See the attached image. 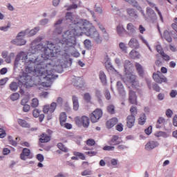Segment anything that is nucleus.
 Listing matches in <instances>:
<instances>
[{"label":"nucleus","instance_id":"nucleus-16","mask_svg":"<svg viewBox=\"0 0 177 177\" xmlns=\"http://www.w3.org/2000/svg\"><path fill=\"white\" fill-rule=\"evenodd\" d=\"M117 124H118V119H117V118H113L106 122V128L111 129V128H113V127L117 125Z\"/></svg>","mask_w":177,"mask_h":177},{"label":"nucleus","instance_id":"nucleus-8","mask_svg":"<svg viewBox=\"0 0 177 177\" xmlns=\"http://www.w3.org/2000/svg\"><path fill=\"white\" fill-rule=\"evenodd\" d=\"M129 101L131 104H138V97L135 91L130 90L129 93Z\"/></svg>","mask_w":177,"mask_h":177},{"label":"nucleus","instance_id":"nucleus-12","mask_svg":"<svg viewBox=\"0 0 177 177\" xmlns=\"http://www.w3.org/2000/svg\"><path fill=\"white\" fill-rule=\"evenodd\" d=\"M136 118L133 115H129L127 118V128H132L135 125Z\"/></svg>","mask_w":177,"mask_h":177},{"label":"nucleus","instance_id":"nucleus-44","mask_svg":"<svg viewBox=\"0 0 177 177\" xmlns=\"http://www.w3.org/2000/svg\"><path fill=\"white\" fill-rule=\"evenodd\" d=\"M8 142H10V145H12V146H14V147L17 146V142L13 140V137L10 136H8Z\"/></svg>","mask_w":177,"mask_h":177},{"label":"nucleus","instance_id":"nucleus-43","mask_svg":"<svg viewBox=\"0 0 177 177\" xmlns=\"http://www.w3.org/2000/svg\"><path fill=\"white\" fill-rule=\"evenodd\" d=\"M84 99L87 103H89L91 102V100L92 99V97L91 96V94H89V93H86L84 95Z\"/></svg>","mask_w":177,"mask_h":177},{"label":"nucleus","instance_id":"nucleus-36","mask_svg":"<svg viewBox=\"0 0 177 177\" xmlns=\"http://www.w3.org/2000/svg\"><path fill=\"white\" fill-rule=\"evenodd\" d=\"M84 44L86 49H91L92 48V42L89 39L84 40Z\"/></svg>","mask_w":177,"mask_h":177},{"label":"nucleus","instance_id":"nucleus-39","mask_svg":"<svg viewBox=\"0 0 177 177\" xmlns=\"http://www.w3.org/2000/svg\"><path fill=\"white\" fill-rule=\"evenodd\" d=\"M73 154L76 157H79V158H80V160H85V155H84V153H82L81 152L75 151V152H73Z\"/></svg>","mask_w":177,"mask_h":177},{"label":"nucleus","instance_id":"nucleus-63","mask_svg":"<svg viewBox=\"0 0 177 177\" xmlns=\"http://www.w3.org/2000/svg\"><path fill=\"white\" fill-rule=\"evenodd\" d=\"M176 95H177L176 90H172L170 93V96L174 98V97H176Z\"/></svg>","mask_w":177,"mask_h":177},{"label":"nucleus","instance_id":"nucleus-21","mask_svg":"<svg viewBox=\"0 0 177 177\" xmlns=\"http://www.w3.org/2000/svg\"><path fill=\"white\" fill-rule=\"evenodd\" d=\"M66 121H67V115L66 113L62 112L59 115V122L61 127H63L64 124L66 123Z\"/></svg>","mask_w":177,"mask_h":177},{"label":"nucleus","instance_id":"nucleus-9","mask_svg":"<svg viewBox=\"0 0 177 177\" xmlns=\"http://www.w3.org/2000/svg\"><path fill=\"white\" fill-rule=\"evenodd\" d=\"M128 45L132 49H139V48H140V44H139V41H138V39L135 37H133L130 39Z\"/></svg>","mask_w":177,"mask_h":177},{"label":"nucleus","instance_id":"nucleus-18","mask_svg":"<svg viewBox=\"0 0 177 177\" xmlns=\"http://www.w3.org/2000/svg\"><path fill=\"white\" fill-rule=\"evenodd\" d=\"M71 1L73 4L71 6H68L66 10H71V9H77V8H78V5H80L81 3L80 0H71Z\"/></svg>","mask_w":177,"mask_h":177},{"label":"nucleus","instance_id":"nucleus-35","mask_svg":"<svg viewBox=\"0 0 177 177\" xmlns=\"http://www.w3.org/2000/svg\"><path fill=\"white\" fill-rule=\"evenodd\" d=\"M57 147L59 149V150L64 151V153H67V151H68V149H67V147H66L62 142L57 144Z\"/></svg>","mask_w":177,"mask_h":177},{"label":"nucleus","instance_id":"nucleus-24","mask_svg":"<svg viewBox=\"0 0 177 177\" xmlns=\"http://www.w3.org/2000/svg\"><path fill=\"white\" fill-rule=\"evenodd\" d=\"M117 88L120 95H124V93H125V90L124 89V85L121 82H117Z\"/></svg>","mask_w":177,"mask_h":177},{"label":"nucleus","instance_id":"nucleus-34","mask_svg":"<svg viewBox=\"0 0 177 177\" xmlns=\"http://www.w3.org/2000/svg\"><path fill=\"white\" fill-rule=\"evenodd\" d=\"M124 66L125 72L127 73L128 70H131V68L132 67V63L130 62L129 60H126L124 62Z\"/></svg>","mask_w":177,"mask_h":177},{"label":"nucleus","instance_id":"nucleus-33","mask_svg":"<svg viewBox=\"0 0 177 177\" xmlns=\"http://www.w3.org/2000/svg\"><path fill=\"white\" fill-rule=\"evenodd\" d=\"M147 15L149 17H156V12L150 7L147 8Z\"/></svg>","mask_w":177,"mask_h":177},{"label":"nucleus","instance_id":"nucleus-59","mask_svg":"<svg viewBox=\"0 0 177 177\" xmlns=\"http://www.w3.org/2000/svg\"><path fill=\"white\" fill-rule=\"evenodd\" d=\"M37 159L38 160V161H39L40 162H42V161H44V155L39 153L37 155Z\"/></svg>","mask_w":177,"mask_h":177},{"label":"nucleus","instance_id":"nucleus-37","mask_svg":"<svg viewBox=\"0 0 177 177\" xmlns=\"http://www.w3.org/2000/svg\"><path fill=\"white\" fill-rule=\"evenodd\" d=\"M156 128H161V124H165V119L164 118H159L157 121Z\"/></svg>","mask_w":177,"mask_h":177},{"label":"nucleus","instance_id":"nucleus-40","mask_svg":"<svg viewBox=\"0 0 177 177\" xmlns=\"http://www.w3.org/2000/svg\"><path fill=\"white\" fill-rule=\"evenodd\" d=\"M21 60V53L20 52L19 53L17 54L15 58V66L17 67L19 66V61Z\"/></svg>","mask_w":177,"mask_h":177},{"label":"nucleus","instance_id":"nucleus-61","mask_svg":"<svg viewBox=\"0 0 177 177\" xmlns=\"http://www.w3.org/2000/svg\"><path fill=\"white\" fill-rule=\"evenodd\" d=\"M66 129H71L73 128V125L70 123H64L63 126Z\"/></svg>","mask_w":177,"mask_h":177},{"label":"nucleus","instance_id":"nucleus-62","mask_svg":"<svg viewBox=\"0 0 177 177\" xmlns=\"http://www.w3.org/2000/svg\"><path fill=\"white\" fill-rule=\"evenodd\" d=\"M12 56H13V53H11L6 58H5L6 63H10L12 62Z\"/></svg>","mask_w":177,"mask_h":177},{"label":"nucleus","instance_id":"nucleus-4","mask_svg":"<svg viewBox=\"0 0 177 177\" xmlns=\"http://www.w3.org/2000/svg\"><path fill=\"white\" fill-rule=\"evenodd\" d=\"M26 36V31H21L18 33L17 36V39L12 40L11 42L14 44V45H17V46H21L23 45H26V41L24 39V37Z\"/></svg>","mask_w":177,"mask_h":177},{"label":"nucleus","instance_id":"nucleus-28","mask_svg":"<svg viewBox=\"0 0 177 177\" xmlns=\"http://www.w3.org/2000/svg\"><path fill=\"white\" fill-rule=\"evenodd\" d=\"M148 4L149 5V6H151V8H155V10H156V12H158V14L159 15L161 20H162V15L161 14V12L160 11V10L158 9V8L156 7V4H154L153 3H152L150 1H147Z\"/></svg>","mask_w":177,"mask_h":177},{"label":"nucleus","instance_id":"nucleus-5","mask_svg":"<svg viewBox=\"0 0 177 177\" xmlns=\"http://www.w3.org/2000/svg\"><path fill=\"white\" fill-rule=\"evenodd\" d=\"M102 117H103V111L100 109H96L90 114V119L93 123L97 122Z\"/></svg>","mask_w":177,"mask_h":177},{"label":"nucleus","instance_id":"nucleus-51","mask_svg":"<svg viewBox=\"0 0 177 177\" xmlns=\"http://www.w3.org/2000/svg\"><path fill=\"white\" fill-rule=\"evenodd\" d=\"M6 137V131L3 129L0 128V139H3V138Z\"/></svg>","mask_w":177,"mask_h":177},{"label":"nucleus","instance_id":"nucleus-58","mask_svg":"<svg viewBox=\"0 0 177 177\" xmlns=\"http://www.w3.org/2000/svg\"><path fill=\"white\" fill-rule=\"evenodd\" d=\"M10 28V24H8V26H1L0 30L1 31H6L7 30H9Z\"/></svg>","mask_w":177,"mask_h":177},{"label":"nucleus","instance_id":"nucleus-15","mask_svg":"<svg viewBox=\"0 0 177 177\" xmlns=\"http://www.w3.org/2000/svg\"><path fill=\"white\" fill-rule=\"evenodd\" d=\"M126 2H128L129 3H131V5H133L134 8H137L138 10H140L142 13V16H145V11L142 10V7L139 6V4L136 2V0H124Z\"/></svg>","mask_w":177,"mask_h":177},{"label":"nucleus","instance_id":"nucleus-64","mask_svg":"<svg viewBox=\"0 0 177 177\" xmlns=\"http://www.w3.org/2000/svg\"><path fill=\"white\" fill-rule=\"evenodd\" d=\"M173 125L177 127V115H175L173 118Z\"/></svg>","mask_w":177,"mask_h":177},{"label":"nucleus","instance_id":"nucleus-32","mask_svg":"<svg viewBox=\"0 0 177 177\" xmlns=\"http://www.w3.org/2000/svg\"><path fill=\"white\" fill-rule=\"evenodd\" d=\"M31 107L33 109H35L39 106V100H38V98H33L32 100V102L30 103Z\"/></svg>","mask_w":177,"mask_h":177},{"label":"nucleus","instance_id":"nucleus-25","mask_svg":"<svg viewBox=\"0 0 177 177\" xmlns=\"http://www.w3.org/2000/svg\"><path fill=\"white\" fill-rule=\"evenodd\" d=\"M18 124L23 128H30V124L23 119H18Z\"/></svg>","mask_w":177,"mask_h":177},{"label":"nucleus","instance_id":"nucleus-41","mask_svg":"<svg viewBox=\"0 0 177 177\" xmlns=\"http://www.w3.org/2000/svg\"><path fill=\"white\" fill-rule=\"evenodd\" d=\"M20 97V94H19L18 93H14L11 95L10 96V99L11 100H12L13 102H15V100H18V99Z\"/></svg>","mask_w":177,"mask_h":177},{"label":"nucleus","instance_id":"nucleus-22","mask_svg":"<svg viewBox=\"0 0 177 177\" xmlns=\"http://www.w3.org/2000/svg\"><path fill=\"white\" fill-rule=\"evenodd\" d=\"M82 125H83L84 128H88L89 127V118L85 115L82 116Z\"/></svg>","mask_w":177,"mask_h":177},{"label":"nucleus","instance_id":"nucleus-11","mask_svg":"<svg viewBox=\"0 0 177 177\" xmlns=\"http://www.w3.org/2000/svg\"><path fill=\"white\" fill-rule=\"evenodd\" d=\"M62 23H63V19H59L55 24V29L54 30L55 34L59 35L63 32V28L60 26V24H62Z\"/></svg>","mask_w":177,"mask_h":177},{"label":"nucleus","instance_id":"nucleus-38","mask_svg":"<svg viewBox=\"0 0 177 177\" xmlns=\"http://www.w3.org/2000/svg\"><path fill=\"white\" fill-rule=\"evenodd\" d=\"M145 122H146V115H142L138 119V124L140 125H145Z\"/></svg>","mask_w":177,"mask_h":177},{"label":"nucleus","instance_id":"nucleus-57","mask_svg":"<svg viewBox=\"0 0 177 177\" xmlns=\"http://www.w3.org/2000/svg\"><path fill=\"white\" fill-rule=\"evenodd\" d=\"M163 60H165L166 62H168L170 60L171 57H169V55L165 54V53H164L163 54L161 55Z\"/></svg>","mask_w":177,"mask_h":177},{"label":"nucleus","instance_id":"nucleus-17","mask_svg":"<svg viewBox=\"0 0 177 177\" xmlns=\"http://www.w3.org/2000/svg\"><path fill=\"white\" fill-rule=\"evenodd\" d=\"M135 66L138 75H140V77H145V69H143V66L138 62L135 64Z\"/></svg>","mask_w":177,"mask_h":177},{"label":"nucleus","instance_id":"nucleus-29","mask_svg":"<svg viewBox=\"0 0 177 177\" xmlns=\"http://www.w3.org/2000/svg\"><path fill=\"white\" fill-rule=\"evenodd\" d=\"M163 37L167 42H172V37H171V33L168 30H165L163 33Z\"/></svg>","mask_w":177,"mask_h":177},{"label":"nucleus","instance_id":"nucleus-42","mask_svg":"<svg viewBox=\"0 0 177 177\" xmlns=\"http://www.w3.org/2000/svg\"><path fill=\"white\" fill-rule=\"evenodd\" d=\"M119 47L121 49V50H122V52H124V53H127V45H125V44L124 42H120L119 44Z\"/></svg>","mask_w":177,"mask_h":177},{"label":"nucleus","instance_id":"nucleus-60","mask_svg":"<svg viewBox=\"0 0 177 177\" xmlns=\"http://www.w3.org/2000/svg\"><path fill=\"white\" fill-rule=\"evenodd\" d=\"M153 89L156 91V92H160V91H161V88H160L157 84L153 85Z\"/></svg>","mask_w":177,"mask_h":177},{"label":"nucleus","instance_id":"nucleus-50","mask_svg":"<svg viewBox=\"0 0 177 177\" xmlns=\"http://www.w3.org/2000/svg\"><path fill=\"white\" fill-rule=\"evenodd\" d=\"M96 142L93 139H88L86 140L87 146H95Z\"/></svg>","mask_w":177,"mask_h":177},{"label":"nucleus","instance_id":"nucleus-31","mask_svg":"<svg viewBox=\"0 0 177 177\" xmlns=\"http://www.w3.org/2000/svg\"><path fill=\"white\" fill-rule=\"evenodd\" d=\"M19 88V84L17 82H12L10 84V89L12 91V92H16Z\"/></svg>","mask_w":177,"mask_h":177},{"label":"nucleus","instance_id":"nucleus-26","mask_svg":"<svg viewBox=\"0 0 177 177\" xmlns=\"http://www.w3.org/2000/svg\"><path fill=\"white\" fill-rule=\"evenodd\" d=\"M72 100H73V103L74 110H75V111L78 110V109L80 107V104L78 102V97L73 95L72 97Z\"/></svg>","mask_w":177,"mask_h":177},{"label":"nucleus","instance_id":"nucleus-10","mask_svg":"<svg viewBox=\"0 0 177 177\" xmlns=\"http://www.w3.org/2000/svg\"><path fill=\"white\" fill-rule=\"evenodd\" d=\"M50 139H52V136L43 133L39 136V142L40 143H48V142H50Z\"/></svg>","mask_w":177,"mask_h":177},{"label":"nucleus","instance_id":"nucleus-48","mask_svg":"<svg viewBox=\"0 0 177 177\" xmlns=\"http://www.w3.org/2000/svg\"><path fill=\"white\" fill-rule=\"evenodd\" d=\"M75 124H77L78 127L82 125V118L76 117L75 118Z\"/></svg>","mask_w":177,"mask_h":177},{"label":"nucleus","instance_id":"nucleus-19","mask_svg":"<svg viewBox=\"0 0 177 177\" xmlns=\"http://www.w3.org/2000/svg\"><path fill=\"white\" fill-rule=\"evenodd\" d=\"M129 57L131 59H140V53H139V51H136V50L133 49L130 53H129Z\"/></svg>","mask_w":177,"mask_h":177},{"label":"nucleus","instance_id":"nucleus-47","mask_svg":"<svg viewBox=\"0 0 177 177\" xmlns=\"http://www.w3.org/2000/svg\"><path fill=\"white\" fill-rule=\"evenodd\" d=\"M40 114H41V111H39L38 109H35L32 111V115L33 117H35V118H38Z\"/></svg>","mask_w":177,"mask_h":177},{"label":"nucleus","instance_id":"nucleus-7","mask_svg":"<svg viewBox=\"0 0 177 177\" xmlns=\"http://www.w3.org/2000/svg\"><path fill=\"white\" fill-rule=\"evenodd\" d=\"M21 160L26 161L27 158H32V155L31 154V150L28 148H24L22 152L20 154Z\"/></svg>","mask_w":177,"mask_h":177},{"label":"nucleus","instance_id":"nucleus-13","mask_svg":"<svg viewBox=\"0 0 177 177\" xmlns=\"http://www.w3.org/2000/svg\"><path fill=\"white\" fill-rule=\"evenodd\" d=\"M158 142L157 141H149L145 145L146 150H153L156 147H158Z\"/></svg>","mask_w":177,"mask_h":177},{"label":"nucleus","instance_id":"nucleus-1","mask_svg":"<svg viewBox=\"0 0 177 177\" xmlns=\"http://www.w3.org/2000/svg\"><path fill=\"white\" fill-rule=\"evenodd\" d=\"M66 20L72 23L73 29L64 32L62 35V39L55 44L50 41H46V45L37 44L35 49L36 51L41 50V57L37 54H32L29 59L25 52L21 51L22 62H25L26 73L21 77L22 84L26 88H31L34 85H42L46 88H50L53 84V80L57 78L55 74V67L62 66V61L57 59L62 53V48L65 45L64 50L67 52L68 48H74L77 45L75 36L82 35L85 32L87 37L93 39V26L88 20L78 19L73 16V13L67 12Z\"/></svg>","mask_w":177,"mask_h":177},{"label":"nucleus","instance_id":"nucleus-2","mask_svg":"<svg viewBox=\"0 0 177 177\" xmlns=\"http://www.w3.org/2000/svg\"><path fill=\"white\" fill-rule=\"evenodd\" d=\"M122 80L124 84L130 85L135 89L139 86V82L138 79H136V75H133L132 73H126Z\"/></svg>","mask_w":177,"mask_h":177},{"label":"nucleus","instance_id":"nucleus-23","mask_svg":"<svg viewBox=\"0 0 177 177\" xmlns=\"http://www.w3.org/2000/svg\"><path fill=\"white\" fill-rule=\"evenodd\" d=\"M99 77L102 84L104 86L107 85V79L106 78V74L104 73V72L100 71Z\"/></svg>","mask_w":177,"mask_h":177},{"label":"nucleus","instance_id":"nucleus-52","mask_svg":"<svg viewBox=\"0 0 177 177\" xmlns=\"http://www.w3.org/2000/svg\"><path fill=\"white\" fill-rule=\"evenodd\" d=\"M153 131V127L149 126L147 129L145 130L146 135H151Z\"/></svg>","mask_w":177,"mask_h":177},{"label":"nucleus","instance_id":"nucleus-55","mask_svg":"<svg viewBox=\"0 0 177 177\" xmlns=\"http://www.w3.org/2000/svg\"><path fill=\"white\" fill-rule=\"evenodd\" d=\"M103 150H104L105 151H111L114 150V147L113 146H105L103 147Z\"/></svg>","mask_w":177,"mask_h":177},{"label":"nucleus","instance_id":"nucleus-49","mask_svg":"<svg viewBox=\"0 0 177 177\" xmlns=\"http://www.w3.org/2000/svg\"><path fill=\"white\" fill-rule=\"evenodd\" d=\"M107 111L109 112L110 114H114L115 113V107L113 105H109L107 107Z\"/></svg>","mask_w":177,"mask_h":177},{"label":"nucleus","instance_id":"nucleus-14","mask_svg":"<svg viewBox=\"0 0 177 177\" xmlns=\"http://www.w3.org/2000/svg\"><path fill=\"white\" fill-rule=\"evenodd\" d=\"M120 143H122V140H121L118 136H113L111 142H109V145H111L112 146H117L120 145Z\"/></svg>","mask_w":177,"mask_h":177},{"label":"nucleus","instance_id":"nucleus-53","mask_svg":"<svg viewBox=\"0 0 177 177\" xmlns=\"http://www.w3.org/2000/svg\"><path fill=\"white\" fill-rule=\"evenodd\" d=\"M30 109H31V106L29 104L24 105L23 111H24V113H28Z\"/></svg>","mask_w":177,"mask_h":177},{"label":"nucleus","instance_id":"nucleus-45","mask_svg":"<svg viewBox=\"0 0 177 177\" xmlns=\"http://www.w3.org/2000/svg\"><path fill=\"white\" fill-rule=\"evenodd\" d=\"M39 31V28L38 27L35 28L29 32V37H32L33 35H35V34H37V32H38Z\"/></svg>","mask_w":177,"mask_h":177},{"label":"nucleus","instance_id":"nucleus-54","mask_svg":"<svg viewBox=\"0 0 177 177\" xmlns=\"http://www.w3.org/2000/svg\"><path fill=\"white\" fill-rule=\"evenodd\" d=\"M85 153L89 156V157H93V156H96L97 154V152L95 151H89L86 152Z\"/></svg>","mask_w":177,"mask_h":177},{"label":"nucleus","instance_id":"nucleus-56","mask_svg":"<svg viewBox=\"0 0 177 177\" xmlns=\"http://www.w3.org/2000/svg\"><path fill=\"white\" fill-rule=\"evenodd\" d=\"M174 114V112L171 109H167L166 111V115L168 118H171L172 117V115Z\"/></svg>","mask_w":177,"mask_h":177},{"label":"nucleus","instance_id":"nucleus-27","mask_svg":"<svg viewBox=\"0 0 177 177\" xmlns=\"http://www.w3.org/2000/svg\"><path fill=\"white\" fill-rule=\"evenodd\" d=\"M127 30L129 31V32L133 34L136 31V28L135 26H133V24L129 23L127 26Z\"/></svg>","mask_w":177,"mask_h":177},{"label":"nucleus","instance_id":"nucleus-3","mask_svg":"<svg viewBox=\"0 0 177 177\" xmlns=\"http://www.w3.org/2000/svg\"><path fill=\"white\" fill-rule=\"evenodd\" d=\"M57 108V103L52 102L50 105L46 104L43 106V113L47 114L46 118L48 121H50L53 118V113Z\"/></svg>","mask_w":177,"mask_h":177},{"label":"nucleus","instance_id":"nucleus-6","mask_svg":"<svg viewBox=\"0 0 177 177\" xmlns=\"http://www.w3.org/2000/svg\"><path fill=\"white\" fill-rule=\"evenodd\" d=\"M153 79L154 80L155 82H157L158 84H162V82H165L167 84V77L161 72L157 71V73H154L153 74Z\"/></svg>","mask_w":177,"mask_h":177},{"label":"nucleus","instance_id":"nucleus-20","mask_svg":"<svg viewBox=\"0 0 177 177\" xmlns=\"http://www.w3.org/2000/svg\"><path fill=\"white\" fill-rule=\"evenodd\" d=\"M116 31L120 37H122L125 32V28H124V26L119 24L116 27Z\"/></svg>","mask_w":177,"mask_h":177},{"label":"nucleus","instance_id":"nucleus-30","mask_svg":"<svg viewBox=\"0 0 177 177\" xmlns=\"http://www.w3.org/2000/svg\"><path fill=\"white\" fill-rule=\"evenodd\" d=\"M127 13L131 17H138V14H136V12L133 8H127Z\"/></svg>","mask_w":177,"mask_h":177},{"label":"nucleus","instance_id":"nucleus-46","mask_svg":"<svg viewBox=\"0 0 177 177\" xmlns=\"http://www.w3.org/2000/svg\"><path fill=\"white\" fill-rule=\"evenodd\" d=\"M131 115H133L134 117L138 114V109L136 106H131L130 109Z\"/></svg>","mask_w":177,"mask_h":177}]
</instances>
